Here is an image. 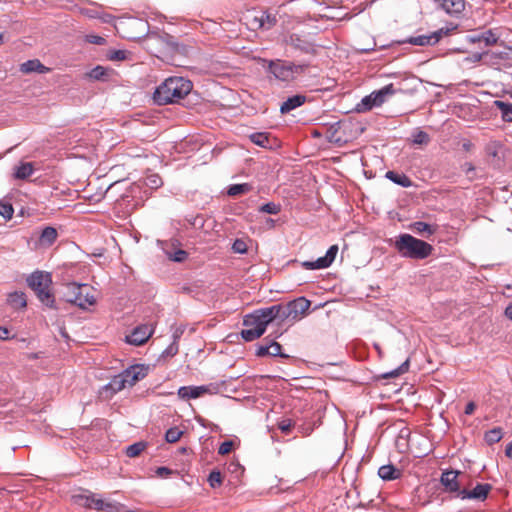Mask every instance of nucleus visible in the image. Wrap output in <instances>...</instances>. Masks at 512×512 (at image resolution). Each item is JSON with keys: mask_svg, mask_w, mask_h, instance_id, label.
Returning <instances> with one entry per match:
<instances>
[{"mask_svg": "<svg viewBox=\"0 0 512 512\" xmlns=\"http://www.w3.org/2000/svg\"><path fill=\"white\" fill-rule=\"evenodd\" d=\"M192 88L193 84L190 80L183 77H170L156 88L153 100L158 105L177 103L186 97Z\"/></svg>", "mask_w": 512, "mask_h": 512, "instance_id": "1", "label": "nucleus"}, {"mask_svg": "<svg viewBox=\"0 0 512 512\" xmlns=\"http://www.w3.org/2000/svg\"><path fill=\"white\" fill-rule=\"evenodd\" d=\"M394 246L402 257L414 260L426 259L434 250L431 244L407 233L400 234Z\"/></svg>", "mask_w": 512, "mask_h": 512, "instance_id": "2", "label": "nucleus"}, {"mask_svg": "<svg viewBox=\"0 0 512 512\" xmlns=\"http://www.w3.org/2000/svg\"><path fill=\"white\" fill-rule=\"evenodd\" d=\"M27 285L34 291L38 300L51 309H58L52 291V275L46 271H35L26 279Z\"/></svg>", "mask_w": 512, "mask_h": 512, "instance_id": "3", "label": "nucleus"}, {"mask_svg": "<svg viewBox=\"0 0 512 512\" xmlns=\"http://www.w3.org/2000/svg\"><path fill=\"white\" fill-rule=\"evenodd\" d=\"M267 63V69L276 79L281 81H291L297 75L305 73L309 67L308 63L296 64L285 60H263Z\"/></svg>", "mask_w": 512, "mask_h": 512, "instance_id": "4", "label": "nucleus"}, {"mask_svg": "<svg viewBox=\"0 0 512 512\" xmlns=\"http://www.w3.org/2000/svg\"><path fill=\"white\" fill-rule=\"evenodd\" d=\"M272 306L278 318V323L281 324L286 320H299L309 310L311 302L305 297H299L286 305L276 304Z\"/></svg>", "mask_w": 512, "mask_h": 512, "instance_id": "5", "label": "nucleus"}, {"mask_svg": "<svg viewBox=\"0 0 512 512\" xmlns=\"http://www.w3.org/2000/svg\"><path fill=\"white\" fill-rule=\"evenodd\" d=\"M64 297L68 303L76 305L81 309H86L96 302L91 286L75 282L66 285Z\"/></svg>", "mask_w": 512, "mask_h": 512, "instance_id": "6", "label": "nucleus"}, {"mask_svg": "<svg viewBox=\"0 0 512 512\" xmlns=\"http://www.w3.org/2000/svg\"><path fill=\"white\" fill-rule=\"evenodd\" d=\"M275 320L278 321L276 313L273 306H269L257 309L253 313L246 315L243 320V325L250 328H259V326L262 325L264 334L268 324Z\"/></svg>", "mask_w": 512, "mask_h": 512, "instance_id": "7", "label": "nucleus"}, {"mask_svg": "<svg viewBox=\"0 0 512 512\" xmlns=\"http://www.w3.org/2000/svg\"><path fill=\"white\" fill-rule=\"evenodd\" d=\"M337 252L338 246L332 245L323 257H319L316 261H305L302 266L308 270L327 268L334 262Z\"/></svg>", "mask_w": 512, "mask_h": 512, "instance_id": "8", "label": "nucleus"}, {"mask_svg": "<svg viewBox=\"0 0 512 512\" xmlns=\"http://www.w3.org/2000/svg\"><path fill=\"white\" fill-rule=\"evenodd\" d=\"M127 386V380L124 378L123 373L114 376L110 382L104 385L100 391V397L104 399L112 398L117 392L121 391Z\"/></svg>", "mask_w": 512, "mask_h": 512, "instance_id": "9", "label": "nucleus"}, {"mask_svg": "<svg viewBox=\"0 0 512 512\" xmlns=\"http://www.w3.org/2000/svg\"><path fill=\"white\" fill-rule=\"evenodd\" d=\"M153 329L148 325H140L126 336V342L134 346H141L152 336Z\"/></svg>", "mask_w": 512, "mask_h": 512, "instance_id": "10", "label": "nucleus"}, {"mask_svg": "<svg viewBox=\"0 0 512 512\" xmlns=\"http://www.w3.org/2000/svg\"><path fill=\"white\" fill-rule=\"evenodd\" d=\"M458 475H459L458 471H454V470L444 471L441 474L440 482L443 485L444 490L446 492L455 493V495L460 498V492L462 489L460 488V482L458 480Z\"/></svg>", "mask_w": 512, "mask_h": 512, "instance_id": "11", "label": "nucleus"}, {"mask_svg": "<svg viewBox=\"0 0 512 512\" xmlns=\"http://www.w3.org/2000/svg\"><path fill=\"white\" fill-rule=\"evenodd\" d=\"M148 371V365L135 364L125 369L122 373L124 378L127 380V385L133 386L138 381L144 379L148 375Z\"/></svg>", "mask_w": 512, "mask_h": 512, "instance_id": "12", "label": "nucleus"}, {"mask_svg": "<svg viewBox=\"0 0 512 512\" xmlns=\"http://www.w3.org/2000/svg\"><path fill=\"white\" fill-rule=\"evenodd\" d=\"M491 489H492V486L490 484L479 483L472 490L463 488L460 492V498L461 499H476V500L483 501L487 498Z\"/></svg>", "mask_w": 512, "mask_h": 512, "instance_id": "13", "label": "nucleus"}, {"mask_svg": "<svg viewBox=\"0 0 512 512\" xmlns=\"http://www.w3.org/2000/svg\"><path fill=\"white\" fill-rule=\"evenodd\" d=\"M210 391L208 386H182L178 389V396L183 400L196 399Z\"/></svg>", "mask_w": 512, "mask_h": 512, "instance_id": "14", "label": "nucleus"}, {"mask_svg": "<svg viewBox=\"0 0 512 512\" xmlns=\"http://www.w3.org/2000/svg\"><path fill=\"white\" fill-rule=\"evenodd\" d=\"M125 506L113 502V501H105L101 498H97L96 494H93V506L92 509L103 512H124Z\"/></svg>", "mask_w": 512, "mask_h": 512, "instance_id": "15", "label": "nucleus"}, {"mask_svg": "<svg viewBox=\"0 0 512 512\" xmlns=\"http://www.w3.org/2000/svg\"><path fill=\"white\" fill-rule=\"evenodd\" d=\"M451 16H458L465 9V0H435Z\"/></svg>", "mask_w": 512, "mask_h": 512, "instance_id": "16", "label": "nucleus"}, {"mask_svg": "<svg viewBox=\"0 0 512 512\" xmlns=\"http://www.w3.org/2000/svg\"><path fill=\"white\" fill-rule=\"evenodd\" d=\"M20 71L24 74L37 72L44 74L50 71V68L44 66L38 59L28 60L20 65Z\"/></svg>", "mask_w": 512, "mask_h": 512, "instance_id": "17", "label": "nucleus"}, {"mask_svg": "<svg viewBox=\"0 0 512 512\" xmlns=\"http://www.w3.org/2000/svg\"><path fill=\"white\" fill-rule=\"evenodd\" d=\"M291 45L294 49L299 50L305 54H316V48L314 44L301 39L298 35H292L290 37Z\"/></svg>", "mask_w": 512, "mask_h": 512, "instance_id": "18", "label": "nucleus"}, {"mask_svg": "<svg viewBox=\"0 0 512 512\" xmlns=\"http://www.w3.org/2000/svg\"><path fill=\"white\" fill-rule=\"evenodd\" d=\"M306 101V96L304 95H294L289 97L286 101H284L280 106V112L282 114H287L290 111L300 107Z\"/></svg>", "mask_w": 512, "mask_h": 512, "instance_id": "19", "label": "nucleus"}, {"mask_svg": "<svg viewBox=\"0 0 512 512\" xmlns=\"http://www.w3.org/2000/svg\"><path fill=\"white\" fill-rule=\"evenodd\" d=\"M249 139L254 144L262 147V148H268L271 149L276 141L275 138L270 137L269 133L265 132H256L249 136Z\"/></svg>", "mask_w": 512, "mask_h": 512, "instance_id": "20", "label": "nucleus"}, {"mask_svg": "<svg viewBox=\"0 0 512 512\" xmlns=\"http://www.w3.org/2000/svg\"><path fill=\"white\" fill-rule=\"evenodd\" d=\"M378 475L384 481L396 480L401 477L402 471L394 467V465H383L378 469Z\"/></svg>", "mask_w": 512, "mask_h": 512, "instance_id": "21", "label": "nucleus"}, {"mask_svg": "<svg viewBox=\"0 0 512 512\" xmlns=\"http://www.w3.org/2000/svg\"><path fill=\"white\" fill-rule=\"evenodd\" d=\"M7 303L13 309H23L27 306L26 294L22 291H15L8 295Z\"/></svg>", "mask_w": 512, "mask_h": 512, "instance_id": "22", "label": "nucleus"}, {"mask_svg": "<svg viewBox=\"0 0 512 512\" xmlns=\"http://www.w3.org/2000/svg\"><path fill=\"white\" fill-rule=\"evenodd\" d=\"M395 93V89L393 84H388L383 88L373 91L372 96L375 101L377 107L381 106L387 99L388 96H392Z\"/></svg>", "mask_w": 512, "mask_h": 512, "instance_id": "23", "label": "nucleus"}, {"mask_svg": "<svg viewBox=\"0 0 512 512\" xmlns=\"http://www.w3.org/2000/svg\"><path fill=\"white\" fill-rule=\"evenodd\" d=\"M57 236V230L54 227L47 226L39 236V243L42 246H51L56 241Z\"/></svg>", "mask_w": 512, "mask_h": 512, "instance_id": "24", "label": "nucleus"}, {"mask_svg": "<svg viewBox=\"0 0 512 512\" xmlns=\"http://www.w3.org/2000/svg\"><path fill=\"white\" fill-rule=\"evenodd\" d=\"M385 177L391 180L393 183L400 185L404 188L411 187L413 182L404 173H398L395 171H387Z\"/></svg>", "mask_w": 512, "mask_h": 512, "instance_id": "25", "label": "nucleus"}, {"mask_svg": "<svg viewBox=\"0 0 512 512\" xmlns=\"http://www.w3.org/2000/svg\"><path fill=\"white\" fill-rule=\"evenodd\" d=\"M34 172V165L32 162H21L15 167L14 177L16 179L25 180Z\"/></svg>", "mask_w": 512, "mask_h": 512, "instance_id": "26", "label": "nucleus"}, {"mask_svg": "<svg viewBox=\"0 0 512 512\" xmlns=\"http://www.w3.org/2000/svg\"><path fill=\"white\" fill-rule=\"evenodd\" d=\"M493 105L500 111L503 121L512 122V103L502 100H495Z\"/></svg>", "mask_w": 512, "mask_h": 512, "instance_id": "27", "label": "nucleus"}, {"mask_svg": "<svg viewBox=\"0 0 512 512\" xmlns=\"http://www.w3.org/2000/svg\"><path fill=\"white\" fill-rule=\"evenodd\" d=\"M411 228L414 231H416L417 233H419L421 235H426V236L434 234L437 230V226L430 225V224H428L426 222H422V221L414 222L411 225Z\"/></svg>", "mask_w": 512, "mask_h": 512, "instance_id": "28", "label": "nucleus"}, {"mask_svg": "<svg viewBox=\"0 0 512 512\" xmlns=\"http://www.w3.org/2000/svg\"><path fill=\"white\" fill-rule=\"evenodd\" d=\"M469 40L473 43L484 42L486 46H491V45L496 44L498 38L495 36V34L491 30H488V31L482 33L481 35L471 36L469 38Z\"/></svg>", "mask_w": 512, "mask_h": 512, "instance_id": "29", "label": "nucleus"}, {"mask_svg": "<svg viewBox=\"0 0 512 512\" xmlns=\"http://www.w3.org/2000/svg\"><path fill=\"white\" fill-rule=\"evenodd\" d=\"M246 25L250 30H258L263 28V19L260 12H252L246 15Z\"/></svg>", "mask_w": 512, "mask_h": 512, "instance_id": "30", "label": "nucleus"}, {"mask_svg": "<svg viewBox=\"0 0 512 512\" xmlns=\"http://www.w3.org/2000/svg\"><path fill=\"white\" fill-rule=\"evenodd\" d=\"M458 25L456 24H450V26L440 28L437 31H434L430 33V39H432V42L437 44L444 36H448L452 31L457 30Z\"/></svg>", "mask_w": 512, "mask_h": 512, "instance_id": "31", "label": "nucleus"}, {"mask_svg": "<svg viewBox=\"0 0 512 512\" xmlns=\"http://www.w3.org/2000/svg\"><path fill=\"white\" fill-rule=\"evenodd\" d=\"M400 43H409L411 45H416V46L434 45V43L432 42V39H430V34L409 37L403 41H400Z\"/></svg>", "mask_w": 512, "mask_h": 512, "instance_id": "32", "label": "nucleus"}, {"mask_svg": "<svg viewBox=\"0 0 512 512\" xmlns=\"http://www.w3.org/2000/svg\"><path fill=\"white\" fill-rule=\"evenodd\" d=\"M377 107L375 101L373 100L372 93L365 96L355 107V110L358 113H364L370 111L372 108Z\"/></svg>", "mask_w": 512, "mask_h": 512, "instance_id": "33", "label": "nucleus"}, {"mask_svg": "<svg viewBox=\"0 0 512 512\" xmlns=\"http://www.w3.org/2000/svg\"><path fill=\"white\" fill-rule=\"evenodd\" d=\"M263 335V328H262V325L259 326V328H250V327H247L246 329H243L241 331V337L247 341V342H250V341H253V340H256L258 339L259 337H261Z\"/></svg>", "mask_w": 512, "mask_h": 512, "instance_id": "34", "label": "nucleus"}, {"mask_svg": "<svg viewBox=\"0 0 512 512\" xmlns=\"http://www.w3.org/2000/svg\"><path fill=\"white\" fill-rule=\"evenodd\" d=\"M73 502L79 506L92 509L93 506V493L76 494L72 496Z\"/></svg>", "mask_w": 512, "mask_h": 512, "instance_id": "35", "label": "nucleus"}, {"mask_svg": "<svg viewBox=\"0 0 512 512\" xmlns=\"http://www.w3.org/2000/svg\"><path fill=\"white\" fill-rule=\"evenodd\" d=\"M503 437L502 429L500 427L493 428L485 433L484 439L489 444L499 442Z\"/></svg>", "mask_w": 512, "mask_h": 512, "instance_id": "36", "label": "nucleus"}, {"mask_svg": "<svg viewBox=\"0 0 512 512\" xmlns=\"http://www.w3.org/2000/svg\"><path fill=\"white\" fill-rule=\"evenodd\" d=\"M252 187L248 183L234 184L228 188L227 194L229 196H238L251 191Z\"/></svg>", "mask_w": 512, "mask_h": 512, "instance_id": "37", "label": "nucleus"}, {"mask_svg": "<svg viewBox=\"0 0 512 512\" xmlns=\"http://www.w3.org/2000/svg\"><path fill=\"white\" fill-rule=\"evenodd\" d=\"M87 76L92 80H102L103 81L108 76V69H106L103 66L98 65V66L94 67L93 69H91L87 73Z\"/></svg>", "mask_w": 512, "mask_h": 512, "instance_id": "38", "label": "nucleus"}, {"mask_svg": "<svg viewBox=\"0 0 512 512\" xmlns=\"http://www.w3.org/2000/svg\"><path fill=\"white\" fill-rule=\"evenodd\" d=\"M145 448L146 444L144 442H136L126 448V455L130 458L137 457L144 451Z\"/></svg>", "mask_w": 512, "mask_h": 512, "instance_id": "39", "label": "nucleus"}, {"mask_svg": "<svg viewBox=\"0 0 512 512\" xmlns=\"http://www.w3.org/2000/svg\"><path fill=\"white\" fill-rule=\"evenodd\" d=\"M159 40L165 45V48L169 52L178 51V43L175 41L173 36L169 34H165L164 36L159 37Z\"/></svg>", "mask_w": 512, "mask_h": 512, "instance_id": "40", "label": "nucleus"}, {"mask_svg": "<svg viewBox=\"0 0 512 512\" xmlns=\"http://www.w3.org/2000/svg\"><path fill=\"white\" fill-rule=\"evenodd\" d=\"M260 16L263 19V30H269L277 23L276 16L271 13L260 12Z\"/></svg>", "mask_w": 512, "mask_h": 512, "instance_id": "41", "label": "nucleus"}, {"mask_svg": "<svg viewBox=\"0 0 512 512\" xmlns=\"http://www.w3.org/2000/svg\"><path fill=\"white\" fill-rule=\"evenodd\" d=\"M182 435V430H180L178 427H172L166 431L165 440L168 443H175L181 438Z\"/></svg>", "mask_w": 512, "mask_h": 512, "instance_id": "42", "label": "nucleus"}, {"mask_svg": "<svg viewBox=\"0 0 512 512\" xmlns=\"http://www.w3.org/2000/svg\"><path fill=\"white\" fill-rule=\"evenodd\" d=\"M259 212L276 215L281 211V205L275 202H268L259 207Z\"/></svg>", "mask_w": 512, "mask_h": 512, "instance_id": "43", "label": "nucleus"}, {"mask_svg": "<svg viewBox=\"0 0 512 512\" xmlns=\"http://www.w3.org/2000/svg\"><path fill=\"white\" fill-rule=\"evenodd\" d=\"M163 181L158 174H151L145 178V185L151 189H157L161 187Z\"/></svg>", "mask_w": 512, "mask_h": 512, "instance_id": "44", "label": "nucleus"}, {"mask_svg": "<svg viewBox=\"0 0 512 512\" xmlns=\"http://www.w3.org/2000/svg\"><path fill=\"white\" fill-rule=\"evenodd\" d=\"M408 369H409V359H407L405 362H403L398 368L387 373L384 377L385 378H395V377H398V376L406 373L408 371Z\"/></svg>", "mask_w": 512, "mask_h": 512, "instance_id": "45", "label": "nucleus"}, {"mask_svg": "<svg viewBox=\"0 0 512 512\" xmlns=\"http://www.w3.org/2000/svg\"><path fill=\"white\" fill-rule=\"evenodd\" d=\"M430 141L429 135L422 130H418L413 135V143L417 145H427Z\"/></svg>", "mask_w": 512, "mask_h": 512, "instance_id": "46", "label": "nucleus"}, {"mask_svg": "<svg viewBox=\"0 0 512 512\" xmlns=\"http://www.w3.org/2000/svg\"><path fill=\"white\" fill-rule=\"evenodd\" d=\"M268 344H269V347H270L269 356H279L281 358H288L289 357L288 355H286V354L281 352L282 347H281V345L278 342H276L274 340H271V341L268 342Z\"/></svg>", "mask_w": 512, "mask_h": 512, "instance_id": "47", "label": "nucleus"}, {"mask_svg": "<svg viewBox=\"0 0 512 512\" xmlns=\"http://www.w3.org/2000/svg\"><path fill=\"white\" fill-rule=\"evenodd\" d=\"M14 208L10 203H0V215L6 219L10 220L13 217Z\"/></svg>", "mask_w": 512, "mask_h": 512, "instance_id": "48", "label": "nucleus"}, {"mask_svg": "<svg viewBox=\"0 0 512 512\" xmlns=\"http://www.w3.org/2000/svg\"><path fill=\"white\" fill-rule=\"evenodd\" d=\"M127 54L125 50H111L106 56L110 61H122L127 58Z\"/></svg>", "mask_w": 512, "mask_h": 512, "instance_id": "49", "label": "nucleus"}, {"mask_svg": "<svg viewBox=\"0 0 512 512\" xmlns=\"http://www.w3.org/2000/svg\"><path fill=\"white\" fill-rule=\"evenodd\" d=\"M222 475L219 471L213 470L210 472L208 482L212 488L219 487L222 484Z\"/></svg>", "mask_w": 512, "mask_h": 512, "instance_id": "50", "label": "nucleus"}, {"mask_svg": "<svg viewBox=\"0 0 512 512\" xmlns=\"http://www.w3.org/2000/svg\"><path fill=\"white\" fill-rule=\"evenodd\" d=\"M232 250L235 253L244 254L248 250V246L243 239H236L232 245Z\"/></svg>", "mask_w": 512, "mask_h": 512, "instance_id": "51", "label": "nucleus"}, {"mask_svg": "<svg viewBox=\"0 0 512 512\" xmlns=\"http://www.w3.org/2000/svg\"><path fill=\"white\" fill-rule=\"evenodd\" d=\"M294 427V422L291 419H283L278 423V428L285 434H289Z\"/></svg>", "mask_w": 512, "mask_h": 512, "instance_id": "52", "label": "nucleus"}, {"mask_svg": "<svg viewBox=\"0 0 512 512\" xmlns=\"http://www.w3.org/2000/svg\"><path fill=\"white\" fill-rule=\"evenodd\" d=\"M234 443L233 441H224L221 443L218 449V454L220 455H227L229 454L233 449Z\"/></svg>", "mask_w": 512, "mask_h": 512, "instance_id": "53", "label": "nucleus"}, {"mask_svg": "<svg viewBox=\"0 0 512 512\" xmlns=\"http://www.w3.org/2000/svg\"><path fill=\"white\" fill-rule=\"evenodd\" d=\"M86 41L95 45H104L106 43V39L99 35H87Z\"/></svg>", "mask_w": 512, "mask_h": 512, "instance_id": "54", "label": "nucleus"}, {"mask_svg": "<svg viewBox=\"0 0 512 512\" xmlns=\"http://www.w3.org/2000/svg\"><path fill=\"white\" fill-rule=\"evenodd\" d=\"M188 257V253L184 250H177L170 258L175 262H183Z\"/></svg>", "mask_w": 512, "mask_h": 512, "instance_id": "55", "label": "nucleus"}, {"mask_svg": "<svg viewBox=\"0 0 512 512\" xmlns=\"http://www.w3.org/2000/svg\"><path fill=\"white\" fill-rule=\"evenodd\" d=\"M269 352H270V347H269V344L267 343V344L260 345L257 348L256 355L258 357H264V356H268Z\"/></svg>", "mask_w": 512, "mask_h": 512, "instance_id": "56", "label": "nucleus"}, {"mask_svg": "<svg viewBox=\"0 0 512 512\" xmlns=\"http://www.w3.org/2000/svg\"><path fill=\"white\" fill-rule=\"evenodd\" d=\"M156 473L160 477H166L172 473V471L167 467H158Z\"/></svg>", "mask_w": 512, "mask_h": 512, "instance_id": "57", "label": "nucleus"}, {"mask_svg": "<svg viewBox=\"0 0 512 512\" xmlns=\"http://www.w3.org/2000/svg\"><path fill=\"white\" fill-rule=\"evenodd\" d=\"M475 409H476V404L473 401H470L467 403L464 413L466 415H471L474 413Z\"/></svg>", "mask_w": 512, "mask_h": 512, "instance_id": "58", "label": "nucleus"}, {"mask_svg": "<svg viewBox=\"0 0 512 512\" xmlns=\"http://www.w3.org/2000/svg\"><path fill=\"white\" fill-rule=\"evenodd\" d=\"M9 338V330L6 327L0 326V340Z\"/></svg>", "mask_w": 512, "mask_h": 512, "instance_id": "59", "label": "nucleus"}, {"mask_svg": "<svg viewBox=\"0 0 512 512\" xmlns=\"http://www.w3.org/2000/svg\"><path fill=\"white\" fill-rule=\"evenodd\" d=\"M167 354L169 355H175L177 352H178V346L176 343H173L171 344L167 350H166Z\"/></svg>", "mask_w": 512, "mask_h": 512, "instance_id": "60", "label": "nucleus"}, {"mask_svg": "<svg viewBox=\"0 0 512 512\" xmlns=\"http://www.w3.org/2000/svg\"><path fill=\"white\" fill-rule=\"evenodd\" d=\"M504 314L505 316L512 320V303H510L506 308H505V311H504Z\"/></svg>", "mask_w": 512, "mask_h": 512, "instance_id": "61", "label": "nucleus"}, {"mask_svg": "<svg viewBox=\"0 0 512 512\" xmlns=\"http://www.w3.org/2000/svg\"><path fill=\"white\" fill-rule=\"evenodd\" d=\"M203 223H204V219H203V217H201V216H197V217H195V219H194L193 225H194V226H196V225L203 226Z\"/></svg>", "mask_w": 512, "mask_h": 512, "instance_id": "62", "label": "nucleus"}, {"mask_svg": "<svg viewBox=\"0 0 512 512\" xmlns=\"http://www.w3.org/2000/svg\"><path fill=\"white\" fill-rule=\"evenodd\" d=\"M505 454L507 457L512 458V442L507 445L505 449Z\"/></svg>", "mask_w": 512, "mask_h": 512, "instance_id": "63", "label": "nucleus"}, {"mask_svg": "<svg viewBox=\"0 0 512 512\" xmlns=\"http://www.w3.org/2000/svg\"><path fill=\"white\" fill-rule=\"evenodd\" d=\"M269 223V225L273 226L274 225V220L273 219H268L267 221Z\"/></svg>", "mask_w": 512, "mask_h": 512, "instance_id": "64", "label": "nucleus"}]
</instances>
